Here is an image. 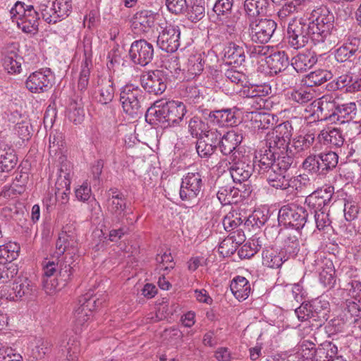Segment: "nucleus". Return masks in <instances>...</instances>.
<instances>
[{"label":"nucleus","mask_w":361,"mask_h":361,"mask_svg":"<svg viewBox=\"0 0 361 361\" xmlns=\"http://www.w3.org/2000/svg\"><path fill=\"white\" fill-rule=\"evenodd\" d=\"M80 305L75 310L73 314V329L75 335H72L71 331H67L59 341L58 345L63 352L66 351L68 361H78L80 352V344L78 340V334L83 328L87 326L92 310L98 307L97 301L94 297H83L80 299Z\"/></svg>","instance_id":"nucleus-1"},{"label":"nucleus","mask_w":361,"mask_h":361,"mask_svg":"<svg viewBox=\"0 0 361 361\" xmlns=\"http://www.w3.org/2000/svg\"><path fill=\"white\" fill-rule=\"evenodd\" d=\"M185 113L186 107L181 102L159 100L148 108L145 120L152 126L165 128L178 124Z\"/></svg>","instance_id":"nucleus-2"},{"label":"nucleus","mask_w":361,"mask_h":361,"mask_svg":"<svg viewBox=\"0 0 361 361\" xmlns=\"http://www.w3.org/2000/svg\"><path fill=\"white\" fill-rule=\"evenodd\" d=\"M306 23L312 31V42L314 44L331 41L330 37L336 31L334 15L326 6L314 8L307 14Z\"/></svg>","instance_id":"nucleus-3"},{"label":"nucleus","mask_w":361,"mask_h":361,"mask_svg":"<svg viewBox=\"0 0 361 361\" xmlns=\"http://www.w3.org/2000/svg\"><path fill=\"white\" fill-rule=\"evenodd\" d=\"M64 255L60 262L59 276L64 281L69 280L73 274L75 262L78 257V243L74 235L66 232L59 233L56 242V250L52 257L59 259Z\"/></svg>","instance_id":"nucleus-4"},{"label":"nucleus","mask_w":361,"mask_h":361,"mask_svg":"<svg viewBox=\"0 0 361 361\" xmlns=\"http://www.w3.org/2000/svg\"><path fill=\"white\" fill-rule=\"evenodd\" d=\"M11 18L23 32L35 35L39 30V14L31 4L18 1L10 10Z\"/></svg>","instance_id":"nucleus-5"},{"label":"nucleus","mask_w":361,"mask_h":361,"mask_svg":"<svg viewBox=\"0 0 361 361\" xmlns=\"http://www.w3.org/2000/svg\"><path fill=\"white\" fill-rule=\"evenodd\" d=\"M308 213L307 209L296 203L283 205L278 213V220L281 225L294 228L299 231L304 228L307 222Z\"/></svg>","instance_id":"nucleus-6"},{"label":"nucleus","mask_w":361,"mask_h":361,"mask_svg":"<svg viewBox=\"0 0 361 361\" xmlns=\"http://www.w3.org/2000/svg\"><path fill=\"white\" fill-rule=\"evenodd\" d=\"M293 164V159L290 156L279 157L276 164L267 171H264L267 182L269 185L276 190H286L290 188L288 178L290 176L287 173Z\"/></svg>","instance_id":"nucleus-7"},{"label":"nucleus","mask_w":361,"mask_h":361,"mask_svg":"<svg viewBox=\"0 0 361 361\" xmlns=\"http://www.w3.org/2000/svg\"><path fill=\"white\" fill-rule=\"evenodd\" d=\"M144 100L143 91L135 84L128 83L120 89V102L123 109L131 116L141 112Z\"/></svg>","instance_id":"nucleus-8"},{"label":"nucleus","mask_w":361,"mask_h":361,"mask_svg":"<svg viewBox=\"0 0 361 361\" xmlns=\"http://www.w3.org/2000/svg\"><path fill=\"white\" fill-rule=\"evenodd\" d=\"M288 156L280 149H276L273 145H269L268 140L264 139L259 142L257 149L255 152L254 163L259 167V173L271 169L276 164L277 159L281 157Z\"/></svg>","instance_id":"nucleus-9"},{"label":"nucleus","mask_w":361,"mask_h":361,"mask_svg":"<svg viewBox=\"0 0 361 361\" xmlns=\"http://www.w3.org/2000/svg\"><path fill=\"white\" fill-rule=\"evenodd\" d=\"M286 39L288 44L295 49L304 47L309 39L312 40V31L306 23V20L299 21L292 19L288 23Z\"/></svg>","instance_id":"nucleus-10"},{"label":"nucleus","mask_w":361,"mask_h":361,"mask_svg":"<svg viewBox=\"0 0 361 361\" xmlns=\"http://www.w3.org/2000/svg\"><path fill=\"white\" fill-rule=\"evenodd\" d=\"M55 82V76L50 68H41L30 74L25 81L26 88L32 93L48 92Z\"/></svg>","instance_id":"nucleus-11"},{"label":"nucleus","mask_w":361,"mask_h":361,"mask_svg":"<svg viewBox=\"0 0 361 361\" xmlns=\"http://www.w3.org/2000/svg\"><path fill=\"white\" fill-rule=\"evenodd\" d=\"M276 27V23L271 19L253 20L249 23V37L254 43L266 44L271 39Z\"/></svg>","instance_id":"nucleus-12"},{"label":"nucleus","mask_w":361,"mask_h":361,"mask_svg":"<svg viewBox=\"0 0 361 361\" xmlns=\"http://www.w3.org/2000/svg\"><path fill=\"white\" fill-rule=\"evenodd\" d=\"M200 171L188 172L182 178L180 187V197L183 201H190L202 191L204 181Z\"/></svg>","instance_id":"nucleus-13"},{"label":"nucleus","mask_w":361,"mask_h":361,"mask_svg":"<svg viewBox=\"0 0 361 361\" xmlns=\"http://www.w3.org/2000/svg\"><path fill=\"white\" fill-rule=\"evenodd\" d=\"M168 73L162 70H155L143 74L140 82L145 91L155 95L161 94L167 87Z\"/></svg>","instance_id":"nucleus-14"},{"label":"nucleus","mask_w":361,"mask_h":361,"mask_svg":"<svg viewBox=\"0 0 361 361\" xmlns=\"http://www.w3.org/2000/svg\"><path fill=\"white\" fill-rule=\"evenodd\" d=\"M334 192V187H322L307 195L305 204L313 212L327 210L332 204Z\"/></svg>","instance_id":"nucleus-15"},{"label":"nucleus","mask_w":361,"mask_h":361,"mask_svg":"<svg viewBox=\"0 0 361 361\" xmlns=\"http://www.w3.org/2000/svg\"><path fill=\"white\" fill-rule=\"evenodd\" d=\"M180 30L178 25H167L157 37V46L168 53L176 51L180 46Z\"/></svg>","instance_id":"nucleus-16"},{"label":"nucleus","mask_w":361,"mask_h":361,"mask_svg":"<svg viewBox=\"0 0 361 361\" xmlns=\"http://www.w3.org/2000/svg\"><path fill=\"white\" fill-rule=\"evenodd\" d=\"M243 140L242 130L233 129L223 135L220 142V151L225 156H229L230 160H235L239 154L238 147Z\"/></svg>","instance_id":"nucleus-17"},{"label":"nucleus","mask_w":361,"mask_h":361,"mask_svg":"<svg viewBox=\"0 0 361 361\" xmlns=\"http://www.w3.org/2000/svg\"><path fill=\"white\" fill-rule=\"evenodd\" d=\"M293 128L290 121H285L275 127L273 132L268 133L266 140L269 145H273L276 149L285 152L286 147L290 142Z\"/></svg>","instance_id":"nucleus-18"},{"label":"nucleus","mask_w":361,"mask_h":361,"mask_svg":"<svg viewBox=\"0 0 361 361\" xmlns=\"http://www.w3.org/2000/svg\"><path fill=\"white\" fill-rule=\"evenodd\" d=\"M129 56L135 64L145 66L153 59V45L145 39L136 40L130 46Z\"/></svg>","instance_id":"nucleus-19"},{"label":"nucleus","mask_w":361,"mask_h":361,"mask_svg":"<svg viewBox=\"0 0 361 361\" xmlns=\"http://www.w3.org/2000/svg\"><path fill=\"white\" fill-rule=\"evenodd\" d=\"M229 164L228 171L235 183L247 181L254 171L255 165L247 157H237L235 160H231Z\"/></svg>","instance_id":"nucleus-20"},{"label":"nucleus","mask_w":361,"mask_h":361,"mask_svg":"<svg viewBox=\"0 0 361 361\" xmlns=\"http://www.w3.org/2000/svg\"><path fill=\"white\" fill-rule=\"evenodd\" d=\"M338 103V99H334L331 96L325 95L314 100L312 106L316 108L314 114H317L318 118L334 123Z\"/></svg>","instance_id":"nucleus-21"},{"label":"nucleus","mask_w":361,"mask_h":361,"mask_svg":"<svg viewBox=\"0 0 361 361\" xmlns=\"http://www.w3.org/2000/svg\"><path fill=\"white\" fill-rule=\"evenodd\" d=\"M235 109H223L204 113L205 118L211 123L219 127H228L236 126L239 122Z\"/></svg>","instance_id":"nucleus-22"},{"label":"nucleus","mask_w":361,"mask_h":361,"mask_svg":"<svg viewBox=\"0 0 361 361\" xmlns=\"http://www.w3.org/2000/svg\"><path fill=\"white\" fill-rule=\"evenodd\" d=\"M242 191L240 188L231 185L221 187L216 194L217 198L223 205L238 204L250 193V187Z\"/></svg>","instance_id":"nucleus-23"},{"label":"nucleus","mask_w":361,"mask_h":361,"mask_svg":"<svg viewBox=\"0 0 361 361\" xmlns=\"http://www.w3.org/2000/svg\"><path fill=\"white\" fill-rule=\"evenodd\" d=\"M315 140L314 133H308L305 135H299L293 139L285 149L286 154L293 159V157H300L313 145Z\"/></svg>","instance_id":"nucleus-24"},{"label":"nucleus","mask_w":361,"mask_h":361,"mask_svg":"<svg viewBox=\"0 0 361 361\" xmlns=\"http://www.w3.org/2000/svg\"><path fill=\"white\" fill-rule=\"evenodd\" d=\"M315 262L316 270L319 272L320 283L329 289L336 284L335 269L333 262L326 258L317 259Z\"/></svg>","instance_id":"nucleus-25"},{"label":"nucleus","mask_w":361,"mask_h":361,"mask_svg":"<svg viewBox=\"0 0 361 361\" xmlns=\"http://www.w3.org/2000/svg\"><path fill=\"white\" fill-rule=\"evenodd\" d=\"M155 13L151 11L137 12L133 18L131 27L136 35L147 33L153 27L155 21Z\"/></svg>","instance_id":"nucleus-26"},{"label":"nucleus","mask_w":361,"mask_h":361,"mask_svg":"<svg viewBox=\"0 0 361 361\" xmlns=\"http://www.w3.org/2000/svg\"><path fill=\"white\" fill-rule=\"evenodd\" d=\"M317 140L319 142L329 145L331 148H340L345 142L342 130L336 127L324 128L319 133Z\"/></svg>","instance_id":"nucleus-27"},{"label":"nucleus","mask_w":361,"mask_h":361,"mask_svg":"<svg viewBox=\"0 0 361 361\" xmlns=\"http://www.w3.org/2000/svg\"><path fill=\"white\" fill-rule=\"evenodd\" d=\"M270 76L277 75L289 66L288 55L283 51H271L266 59Z\"/></svg>","instance_id":"nucleus-28"},{"label":"nucleus","mask_w":361,"mask_h":361,"mask_svg":"<svg viewBox=\"0 0 361 361\" xmlns=\"http://www.w3.org/2000/svg\"><path fill=\"white\" fill-rule=\"evenodd\" d=\"M360 39L358 37H349L346 42L335 51V59L338 62L351 61L359 51Z\"/></svg>","instance_id":"nucleus-29"},{"label":"nucleus","mask_w":361,"mask_h":361,"mask_svg":"<svg viewBox=\"0 0 361 361\" xmlns=\"http://www.w3.org/2000/svg\"><path fill=\"white\" fill-rule=\"evenodd\" d=\"M18 157L15 149L8 143L0 140V170L10 172L18 164Z\"/></svg>","instance_id":"nucleus-30"},{"label":"nucleus","mask_w":361,"mask_h":361,"mask_svg":"<svg viewBox=\"0 0 361 361\" xmlns=\"http://www.w3.org/2000/svg\"><path fill=\"white\" fill-rule=\"evenodd\" d=\"M97 87L99 92L97 96L98 102L102 104L110 103L113 100L115 93L113 76L99 77L97 80Z\"/></svg>","instance_id":"nucleus-31"},{"label":"nucleus","mask_w":361,"mask_h":361,"mask_svg":"<svg viewBox=\"0 0 361 361\" xmlns=\"http://www.w3.org/2000/svg\"><path fill=\"white\" fill-rule=\"evenodd\" d=\"M262 264L271 269H278L287 261V257L284 255L281 249L269 246L263 249L262 252Z\"/></svg>","instance_id":"nucleus-32"},{"label":"nucleus","mask_w":361,"mask_h":361,"mask_svg":"<svg viewBox=\"0 0 361 361\" xmlns=\"http://www.w3.org/2000/svg\"><path fill=\"white\" fill-rule=\"evenodd\" d=\"M317 62V56L313 51L305 50L298 54L291 59V66L298 73L306 71Z\"/></svg>","instance_id":"nucleus-33"},{"label":"nucleus","mask_w":361,"mask_h":361,"mask_svg":"<svg viewBox=\"0 0 361 361\" xmlns=\"http://www.w3.org/2000/svg\"><path fill=\"white\" fill-rule=\"evenodd\" d=\"M60 168L58 172V177L55 183L56 189L59 191L65 189L66 191L71 190V175L72 171V165L67 161L66 157H60Z\"/></svg>","instance_id":"nucleus-34"},{"label":"nucleus","mask_w":361,"mask_h":361,"mask_svg":"<svg viewBox=\"0 0 361 361\" xmlns=\"http://www.w3.org/2000/svg\"><path fill=\"white\" fill-rule=\"evenodd\" d=\"M338 87H345L348 92L361 91V72L349 71L337 78Z\"/></svg>","instance_id":"nucleus-35"},{"label":"nucleus","mask_w":361,"mask_h":361,"mask_svg":"<svg viewBox=\"0 0 361 361\" xmlns=\"http://www.w3.org/2000/svg\"><path fill=\"white\" fill-rule=\"evenodd\" d=\"M107 209L112 214L121 215L126 209V199L116 189H110L107 193Z\"/></svg>","instance_id":"nucleus-36"},{"label":"nucleus","mask_w":361,"mask_h":361,"mask_svg":"<svg viewBox=\"0 0 361 361\" xmlns=\"http://www.w3.org/2000/svg\"><path fill=\"white\" fill-rule=\"evenodd\" d=\"M230 288L234 297L239 301L246 300L251 292L249 281L241 276H236L233 279Z\"/></svg>","instance_id":"nucleus-37"},{"label":"nucleus","mask_w":361,"mask_h":361,"mask_svg":"<svg viewBox=\"0 0 361 361\" xmlns=\"http://www.w3.org/2000/svg\"><path fill=\"white\" fill-rule=\"evenodd\" d=\"M310 302L311 310L312 312V320L321 323L326 321L329 317L330 305L329 301L322 297L317 298Z\"/></svg>","instance_id":"nucleus-38"},{"label":"nucleus","mask_w":361,"mask_h":361,"mask_svg":"<svg viewBox=\"0 0 361 361\" xmlns=\"http://www.w3.org/2000/svg\"><path fill=\"white\" fill-rule=\"evenodd\" d=\"M357 112V104L354 102L341 103L339 102L334 123H345L353 121Z\"/></svg>","instance_id":"nucleus-39"},{"label":"nucleus","mask_w":361,"mask_h":361,"mask_svg":"<svg viewBox=\"0 0 361 361\" xmlns=\"http://www.w3.org/2000/svg\"><path fill=\"white\" fill-rule=\"evenodd\" d=\"M320 176H326L329 172L333 171L337 166L338 162V155L333 151H326L317 154Z\"/></svg>","instance_id":"nucleus-40"},{"label":"nucleus","mask_w":361,"mask_h":361,"mask_svg":"<svg viewBox=\"0 0 361 361\" xmlns=\"http://www.w3.org/2000/svg\"><path fill=\"white\" fill-rule=\"evenodd\" d=\"M269 0H245L244 10L249 17L267 16L269 13Z\"/></svg>","instance_id":"nucleus-41"},{"label":"nucleus","mask_w":361,"mask_h":361,"mask_svg":"<svg viewBox=\"0 0 361 361\" xmlns=\"http://www.w3.org/2000/svg\"><path fill=\"white\" fill-rule=\"evenodd\" d=\"M32 289V283L27 278H18L13 284L9 298L12 300H17L24 295H30Z\"/></svg>","instance_id":"nucleus-42"},{"label":"nucleus","mask_w":361,"mask_h":361,"mask_svg":"<svg viewBox=\"0 0 361 361\" xmlns=\"http://www.w3.org/2000/svg\"><path fill=\"white\" fill-rule=\"evenodd\" d=\"M224 57L227 60L226 63L240 66L245 60L244 49L242 46L231 42L225 49Z\"/></svg>","instance_id":"nucleus-43"},{"label":"nucleus","mask_w":361,"mask_h":361,"mask_svg":"<svg viewBox=\"0 0 361 361\" xmlns=\"http://www.w3.org/2000/svg\"><path fill=\"white\" fill-rule=\"evenodd\" d=\"M49 154L55 159L56 161H60V157H66L63 154L64 139L63 135L60 132L51 133L49 138Z\"/></svg>","instance_id":"nucleus-44"},{"label":"nucleus","mask_w":361,"mask_h":361,"mask_svg":"<svg viewBox=\"0 0 361 361\" xmlns=\"http://www.w3.org/2000/svg\"><path fill=\"white\" fill-rule=\"evenodd\" d=\"M263 239L257 235L250 238L238 250V256L240 259H250L262 247Z\"/></svg>","instance_id":"nucleus-45"},{"label":"nucleus","mask_w":361,"mask_h":361,"mask_svg":"<svg viewBox=\"0 0 361 361\" xmlns=\"http://www.w3.org/2000/svg\"><path fill=\"white\" fill-rule=\"evenodd\" d=\"M53 347L51 339L48 338H35L32 343V356L35 360H42L49 353Z\"/></svg>","instance_id":"nucleus-46"},{"label":"nucleus","mask_w":361,"mask_h":361,"mask_svg":"<svg viewBox=\"0 0 361 361\" xmlns=\"http://www.w3.org/2000/svg\"><path fill=\"white\" fill-rule=\"evenodd\" d=\"M300 249L298 235L293 233L286 234L283 242L282 252L284 253L287 259L297 256Z\"/></svg>","instance_id":"nucleus-47"},{"label":"nucleus","mask_w":361,"mask_h":361,"mask_svg":"<svg viewBox=\"0 0 361 361\" xmlns=\"http://www.w3.org/2000/svg\"><path fill=\"white\" fill-rule=\"evenodd\" d=\"M92 67V59L85 53L80 63V70L78 81V88L81 92L85 91L87 89Z\"/></svg>","instance_id":"nucleus-48"},{"label":"nucleus","mask_w":361,"mask_h":361,"mask_svg":"<svg viewBox=\"0 0 361 361\" xmlns=\"http://www.w3.org/2000/svg\"><path fill=\"white\" fill-rule=\"evenodd\" d=\"M271 92V87L267 83L245 85L241 90V94L247 98L265 97Z\"/></svg>","instance_id":"nucleus-49"},{"label":"nucleus","mask_w":361,"mask_h":361,"mask_svg":"<svg viewBox=\"0 0 361 361\" xmlns=\"http://www.w3.org/2000/svg\"><path fill=\"white\" fill-rule=\"evenodd\" d=\"M234 0H216L212 11L217 20H225L232 16L233 13Z\"/></svg>","instance_id":"nucleus-50"},{"label":"nucleus","mask_w":361,"mask_h":361,"mask_svg":"<svg viewBox=\"0 0 361 361\" xmlns=\"http://www.w3.org/2000/svg\"><path fill=\"white\" fill-rule=\"evenodd\" d=\"M19 244L15 242H8L0 245V264L11 262L16 259L20 252Z\"/></svg>","instance_id":"nucleus-51"},{"label":"nucleus","mask_w":361,"mask_h":361,"mask_svg":"<svg viewBox=\"0 0 361 361\" xmlns=\"http://www.w3.org/2000/svg\"><path fill=\"white\" fill-rule=\"evenodd\" d=\"M333 75L331 71L318 69L306 75L305 83L308 87L319 86L331 80Z\"/></svg>","instance_id":"nucleus-52"},{"label":"nucleus","mask_w":361,"mask_h":361,"mask_svg":"<svg viewBox=\"0 0 361 361\" xmlns=\"http://www.w3.org/2000/svg\"><path fill=\"white\" fill-rule=\"evenodd\" d=\"M315 353L317 361H334L338 354V348L333 343L326 341L316 348Z\"/></svg>","instance_id":"nucleus-53"},{"label":"nucleus","mask_w":361,"mask_h":361,"mask_svg":"<svg viewBox=\"0 0 361 361\" xmlns=\"http://www.w3.org/2000/svg\"><path fill=\"white\" fill-rule=\"evenodd\" d=\"M210 128L208 123L198 116H193L188 122V131L193 137L197 139L202 136Z\"/></svg>","instance_id":"nucleus-54"},{"label":"nucleus","mask_w":361,"mask_h":361,"mask_svg":"<svg viewBox=\"0 0 361 361\" xmlns=\"http://www.w3.org/2000/svg\"><path fill=\"white\" fill-rule=\"evenodd\" d=\"M290 188L301 192L305 188H312L313 184L308 174L302 173L295 176H290L288 178Z\"/></svg>","instance_id":"nucleus-55"},{"label":"nucleus","mask_w":361,"mask_h":361,"mask_svg":"<svg viewBox=\"0 0 361 361\" xmlns=\"http://www.w3.org/2000/svg\"><path fill=\"white\" fill-rule=\"evenodd\" d=\"M288 97L290 101L303 104L312 101L314 98V94L310 90L300 88L289 92Z\"/></svg>","instance_id":"nucleus-56"},{"label":"nucleus","mask_w":361,"mask_h":361,"mask_svg":"<svg viewBox=\"0 0 361 361\" xmlns=\"http://www.w3.org/2000/svg\"><path fill=\"white\" fill-rule=\"evenodd\" d=\"M243 221V220L240 216V214L229 212L224 217L222 224L226 231L232 233V231L238 229Z\"/></svg>","instance_id":"nucleus-57"},{"label":"nucleus","mask_w":361,"mask_h":361,"mask_svg":"<svg viewBox=\"0 0 361 361\" xmlns=\"http://www.w3.org/2000/svg\"><path fill=\"white\" fill-rule=\"evenodd\" d=\"M183 333L176 327H171L164 331L163 338L166 343L172 346L178 348L183 342Z\"/></svg>","instance_id":"nucleus-58"},{"label":"nucleus","mask_w":361,"mask_h":361,"mask_svg":"<svg viewBox=\"0 0 361 361\" xmlns=\"http://www.w3.org/2000/svg\"><path fill=\"white\" fill-rule=\"evenodd\" d=\"M68 118L75 125L80 124L85 118L84 109L81 104L74 102H71L68 109Z\"/></svg>","instance_id":"nucleus-59"},{"label":"nucleus","mask_w":361,"mask_h":361,"mask_svg":"<svg viewBox=\"0 0 361 361\" xmlns=\"http://www.w3.org/2000/svg\"><path fill=\"white\" fill-rule=\"evenodd\" d=\"M268 211L264 214L262 210H255L254 212L247 218L245 224L247 226H251L253 228L256 227L259 228L268 221Z\"/></svg>","instance_id":"nucleus-60"},{"label":"nucleus","mask_w":361,"mask_h":361,"mask_svg":"<svg viewBox=\"0 0 361 361\" xmlns=\"http://www.w3.org/2000/svg\"><path fill=\"white\" fill-rule=\"evenodd\" d=\"M56 8L52 6V1L39 6V11L42 19L49 24H55L60 22L56 15Z\"/></svg>","instance_id":"nucleus-61"},{"label":"nucleus","mask_w":361,"mask_h":361,"mask_svg":"<svg viewBox=\"0 0 361 361\" xmlns=\"http://www.w3.org/2000/svg\"><path fill=\"white\" fill-rule=\"evenodd\" d=\"M247 53L250 58L259 59L261 57H266L274 51V47L267 45H247L245 44Z\"/></svg>","instance_id":"nucleus-62"},{"label":"nucleus","mask_w":361,"mask_h":361,"mask_svg":"<svg viewBox=\"0 0 361 361\" xmlns=\"http://www.w3.org/2000/svg\"><path fill=\"white\" fill-rule=\"evenodd\" d=\"M316 348L313 343L304 341L300 345L298 353L301 356L302 361H317L316 357Z\"/></svg>","instance_id":"nucleus-63"},{"label":"nucleus","mask_w":361,"mask_h":361,"mask_svg":"<svg viewBox=\"0 0 361 361\" xmlns=\"http://www.w3.org/2000/svg\"><path fill=\"white\" fill-rule=\"evenodd\" d=\"M52 6L56 8V16L60 21L67 18L72 11L71 0H54L52 1Z\"/></svg>","instance_id":"nucleus-64"}]
</instances>
